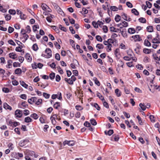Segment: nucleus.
<instances>
[{
	"label": "nucleus",
	"mask_w": 160,
	"mask_h": 160,
	"mask_svg": "<svg viewBox=\"0 0 160 160\" xmlns=\"http://www.w3.org/2000/svg\"><path fill=\"white\" fill-rule=\"evenodd\" d=\"M68 19L69 22L72 24H74L75 23V21L73 18L71 17H68Z\"/></svg>",
	"instance_id": "nucleus-51"
},
{
	"label": "nucleus",
	"mask_w": 160,
	"mask_h": 160,
	"mask_svg": "<svg viewBox=\"0 0 160 160\" xmlns=\"http://www.w3.org/2000/svg\"><path fill=\"white\" fill-rule=\"evenodd\" d=\"M70 43L71 45L72 46V48L74 49H75V45L74 44V42L73 40L70 39Z\"/></svg>",
	"instance_id": "nucleus-50"
},
{
	"label": "nucleus",
	"mask_w": 160,
	"mask_h": 160,
	"mask_svg": "<svg viewBox=\"0 0 160 160\" xmlns=\"http://www.w3.org/2000/svg\"><path fill=\"white\" fill-rule=\"evenodd\" d=\"M55 58L56 59H57V60L58 61L60 60V58L59 54L58 53H56L55 54Z\"/></svg>",
	"instance_id": "nucleus-58"
},
{
	"label": "nucleus",
	"mask_w": 160,
	"mask_h": 160,
	"mask_svg": "<svg viewBox=\"0 0 160 160\" xmlns=\"http://www.w3.org/2000/svg\"><path fill=\"white\" fill-rule=\"evenodd\" d=\"M138 20L140 22L143 23H145L146 22V19L143 18H139L138 19Z\"/></svg>",
	"instance_id": "nucleus-33"
},
{
	"label": "nucleus",
	"mask_w": 160,
	"mask_h": 160,
	"mask_svg": "<svg viewBox=\"0 0 160 160\" xmlns=\"http://www.w3.org/2000/svg\"><path fill=\"white\" fill-rule=\"evenodd\" d=\"M132 12L134 14L136 15H139V12L138 11L135 9L133 8L132 10Z\"/></svg>",
	"instance_id": "nucleus-29"
},
{
	"label": "nucleus",
	"mask_w": 160,
	"mask_h": 160,
	"mask_svg": "<svg viewBox=\"0 0 160 160\" xmlns=\"http://www.w3.org/2000/svg\"><path fill=\"white\" fill-rule=\"evenodd\" d=\"M42 100V99H37V100H36L35 104L37 105H39L41 103Z\"/></svg>",
	"instance_id": "nucleus-39"
},
{
	"label": "nucleus",
	"mask_w": 160,
	"mask_h": 160,
	"mask_svg": "<svg viewBox=\"0 0 160 160\" xmlns=\"http://www.w3.org/2000/svg\"><path fill=\"white\" fill-rule=\"evenodd\" d=\"M110 9L112 11H117L118 10V8L115 6H111Z\"/></svg>",
	"instance_id": "nucleus-45"
},
{
	"label": "nucleus",
	"mask_w": 160,
	"mask_h": 160,
	"mask_svg": "<svg viewBox=\"0 0 160 160\" xmlns=\"http://www.w3.org/2000/svg\"><path fill=\"white\" fill-rule=\"evenodd\" d=\"M107 46L106 47L107 51L108 52H109L111 50V48L112 47V45L111 44H107Z\"/></svg>",
	"instance_id": "nucleus-14"
},
{
	"label": "nucleus",
	"mask_w": 160,
	"mask_h": 160,
	"mask_svg": "<svg viewBox=\"0 0 160 160\" xmlns=\"http://www.w3.org/2000/svg\"><path fill=\"white\" fill-rule=\"evenodd\" d=\"M8 43L13 46H15L16 44L15 42L11 39L9 40L8 41Z\"/></svg>",
	"instance_id": "nucleus-56"
},
{
	"label": "nucleus",
	"mask_w": 160,
	"mask_h": 160,
	"mask_svg": "<svg viewBox=\"0 0 160 160\" xmlns=\"http://www.w3.org/2000/svg\"><path fill=\"white\" fill-rule=\"evenodd\" d=\"M59 28L61 30L64 31H66V28L63 27L62 25H60L59 26Z\"/></svg>",
	"instance_id": "nucleus-61"
},
{
	"label": "nucleus",
	"mask_w": 160,
	"mask_h": 160,
	"mask_svg": "<svg viewBox=\"0 0 160 160\" xmlns=\"http://www.w3.org/2000/svg\"><path fill=\"white\" fill-rule=\"evenodd\" d=\"M103 102V104L104 106L106 108H109V106L108 105V103L104 99L102 101Z\"/></svg>",
	"instance_id": "nucleus-41"
},
{
	"label": "nucleus",
	"mask_w": 160,
	"mask_h": 160,
	"mask_svg": "<svg viewBox=\"0 0 160 160\" xmlns=\"http://www.w3.org/2000/svg\"><path fill=\"white\" fill-rule=\"evenodd\" d=\"M13 31H14V28H12L11 27H9L8 28V32L9 33H11Z\"/></svg>",
	"instance_id": "nucleus-53"
},
{
	"label": "nucleus",
	"mask_w": 160,
	"mask_h": 160,
	"mask_svg": "<svg viewBox=\"0 0 160 160\" xmlns=\"http://www.w3.org/2000/svg\"><path fill=\"white\" fill-rule=\"evenodd\" d=\"M51 117L52 118H53L54 119H55V120L56 119H58L59 120H60V118H58L56 114H54L52 116H51Z\"/></svg>",
	"instance_id": "nucleus-57"
},
{
	"label": "nucleus",
	"mask_w": 160,
	"mask_h": 160,
	"mask_svg": "<svg viewBox=\"0 0 160 160\" xmlns=\"http://www.w3.org/2000/svg\"><path fill=\"white\" fill-rule=\"evenodd\" d=\"M90 122L91 124L95 126L97 124L96 120L94 119H91L90 120Z\"/></svg>",
	"instance_id": "nucleus-40"
},
{
	"label": "nucleus",
	"mask_w": 160,
	"mask_h": 160,
	"mask_svg": "<svg viewBox=\"0 0 160 160\" xmlns=\"http://www.w3.org/2000/svg\"><path fill=\"white\" fill-rule=\"evenodd\" d=\"M121 18L120 16L118 15H117L115 17V20L117 22H119L121 20Z\"/></svg>",
	"instance_id": "nucleus-26"
},
{
	"label": "nucleus",
	"mask_w": 160,
	"mask_h": 160,
	"mask_svg": "<svg viewBox=\"0 0 160 160\" xmlns=\"http://www.w3.org/2000/svg\"><path fill=\"white\" fill-rule=\"evenodd\" d=\"M121 16L122 18L126 20L127 19V15L125 14V13H122Z\"/></svg>",
	"instance_id": "nucleus-52"
},
{
	"label": "nucleus",
	"mask_w": 160,
	"mask_h": 160,
	"mask_svg": "<svg viewBox=\"0 0 160 160\" xmlns=\"http://www.w3.org/2000/svg\"><path fill=\"white\" fill-rule=\"evenodd\" d=\"M158 35H157V36L152 40V42L154 43H159L160 42L158 40Z\"/></svg>",
	"instance_id": "nucleus-11"
},
{
	"label": "nucleus",
	"mask_w": 160,
	"mask_h": 160,
	"mask_svg": "<svg viewBox=\"0 0 160 160\" xmlns=\"http://www.w3.org/2000/svg\"><path fill=\"white\" fill-rule=\"evenodd\" d=\"M30 117L31 118H33L35 119H37L38 118V115L35 113H34L32 114H31L30 116Z\"/></svg>",
	"instance_id": "nucleus-28"
},
{
	"label": "nucleus",
	"mask_w": 160,
	"mask_h": 160,
	"mask_svg": "<svg viewBox=\"0 0 160 160\" xmlns=\"http://www.w3.org/2000/svg\"><path fill=\"white\" fill-rule=\"evenodd\" d=\"M139 106L141 108L142 110L144 111L146 109V106L143 104L141 103H140L139 105Z\"/></svg>",
	"instance_id": "nucleus-38"
},
{
	"label": "nucleus",
	"mask_w": 160,
	"mask_h": 160,
	"mask_svg": "<svg viewBox=\"0 0 160 160\" xmlns=\"http://www.w3.org/2000/svg\"><path fill=\"white\" fill-rule=\"evenodd\" d=\"M111 31L114 32H118L119 31V29L118 28H116L114 27H111L110 28Z\"/></svg>",
	"instance_id": "nucleus-12"
},
{
	"label": "nucleus",
	"mask_w": 160,
	"mask_h": 160,
	"mask_svg": "<svg viewBox=\"0 0 160 160\" xmlns=\"http://www.w3.org/2000/svg\"><path fill=\"white\" fill-rule=\"evenodd\" d=\"M149 118L152 122H155L154 117L153 115H150L149 116Z\"/></svg>",
	"instance_id": "nucleus-54"
},
{
	"label": "nucleus",
	"mask_w": 160,
	"mask_h": 160,
	"mask_svg": "<svg viewBox=\"0 0 160 160\" xmlns=\"http://www.w3.org/2000/svg\"><path fill=\"white\" fill-rule=\"evenodd\" d=\"M147 29L148 32H152L153 31V28L152 26H148L147 28Z\"/></svg>",
	"instance_id": "nucleus-22"
},
{
	"label": "nucleus",
	"mask_w": 160,
	"mask_h": 160,
	"mask_svg": "<svg viewBox=\"0 0 160 160\" xmlns=\"http://www.w3.org/2000/svg\"><path fill=\"white\" fill-rule=\"evenodd\" d=\"M22 48L23 46H22V47H17L16 48L15 50L18 52H22L23 51V50L22 49Z\"/></svg>",
	"instance_id": "nucleus-37"
},
{
	"label": "nucleus",
	"mask_w": 160,
	"mask_h": 160,
	"mask_svg": "<svg viewBox=\"0 0 160 160\" xmlns=\"http://www.w3.org/2000/svg\"><path fill=\"white\" fill-rule=\"evenodd\" d=\"M104 132L106 135H108L109 136H110L113 134V130L111 129L109 130L108 132H107V131H105Z\"/></svg>",
	"instance_id": "nucleus-15"
},
{
	"label": "nucleus",
	"mask_w": 160,
	"mask_h": 160,
	"mask_svg": "<svg viewBox=\"0 0 160 160\" xmlns=\"http://www.w3.org/2000/svg\"><path fill=\"white\" fill-rule=\"evenodd\" d=\"M82 14H86L88 13V10L85 8L82 9V12H81Z\"/></svg>",
	"instance_id": "nucleus-55"
},
{
	"label": "nucleus",
	"mask_w": 160,
	"mask_h": 160,
	"mask_svg": "<svg viewBox=\"0 0 160 160\" xmlns=\"http://www.w3.org/2000/svg\"><path fill=\"white\" fill-rule=\"evenodd\" d=\"M93 80L94 81L95 83L98 86H99L100 85V83L97 78L96 77L93 78Z\"/></svg>",
	"instance_id": "nucleus-20"
},
{
	"label": "nucleus",
	"mask_w": 160,
	"mask_h": 160,
	"mask_svg": "<svg viewBox=\"0 0 160 160\" xmlns=\"http://www.w3.org/2000/svg\"><path fill=\"white\" fill-rule=\"evenodd\" d=\"M128 32L131 34H132L135 32V30L133 28H130L128 30Z\"/></svg>",
	"instance_id": "nucleus-16"
},
{
	"label": "nucleus",
	"mask_w": 160,
	"mask_h": 160,
	"mask_svg": "<svg viewBox=\"0 0 160 160\" xmlns=\"http://www.w3.org/2000/svg\"><path fill=\"white\" fill-rule=\"evenodd\" d=\"M32 49L35 51H37L38 49V47L37 44L35 43L33 45L32 47Z\"/></svg>",
	"instance_id": "nucleus-32"
},
{
	"label": "nucleus",
	"mask_w": 160,
	"mask_h": 160,
	"mask_svg": "<svg viewBox=\"0 0 160 160\" xmlns=\"http://www.w3.org/2000/svg\"><path fill=\"white\" fill-rule=\"evenodd\" d=\"M42 8L43 10L47 11L49 12H50L51 11V9L46 4L42 3Z\"/></svg>",
	"instance_id": "nucleus-2"
},
{
	"label": "nucleus",
	"mask_w": 160,
	"mask_h": 160,
	"mask_svg": "<svg viewBox=\"0 0 160 160\" xmlns=\"http://www.w3.org/2000/svg\"><path fill=\"white\" fill-rule=\"evenodd\" d=\"M32 119L29 117H27L25 118L24 121L25 122L28 123L32 122Z\"/></svg>",
	"instance_id": "nucleus-19"
},
{
	"label": "nucleus",
	"mask_w": 160,
	"mask_h": 160,
	"mask_svg": "<svg viewBox=\"0 0 160 160\" xmlns=\"http://www.w3.org/2000/svg\"><path fill=\"white\" fill-rule=\"evenodd\" d=\"M96 47L99 49H102L103 48L104 46L102 44H98L96 46Z\"/></svg>",
	"instance_id": "nucleus-35"
},
{
	"label": "nucleus",
	"mask_w": 160,
	"mask_h": 160,
	"mask_svg": "<svg viewBox=\"0 0 160 160\" xmlns=\"http://www.w3.org/2000/svg\"><path fill=\"white\" fill-rule=\"evenodd\" d=\"M114 42V40L112 39H108L107 41H103V44L105 45H107V44H111L113 43Z\"/></svg>",
	"instance_id": "nucleus-7"
},
{
	"label": "nucleus",
	"mask_w": 160,
	"mask_h": 160,
	"mask_svg": "<svg viewBox=\"0 0 160 160\" xmlns=\"http://www.w3.org/2000/svg\"><path fill=\"white\" fill-rule=\"evenodd\" d=\"M22 71L20 68H18L16 69L15 71V73L16 74H19L22 73Z\"/></svg>",
	"instance_id": "nucleus-25"
},
{
	"label": "nucleus",
	"mask_w": 160,
	"mask_h": 160,
	"mask_svg": "<svg viewBox=\"0 0 160 160\" xmlns=\"http://www.w3.org/2000/svg\"><path fill=\"white\" fill-rule=\"evenodd\" d=\"M115 92L117 96L119 97L121 96V92L118 89H116L115 90Z\"/></svg>",
	"instance_id": "nucleus-36"
},
{
	"label": "nucleus",
	"mask_w": 160,
	"mask_h": 160,
	"mask_svg": "<svg viewBox=\"0 0 160 160\" xmlns=\"http://www.w3.org/2000/svg\"><path fill=\"white\" fill-rule=\"evenodd\" d=\"M28 142V139H25L21 141L19 143V145L21 147H23L27 144Z\"/></svg>",
	"instance_id": "nucleus-4"
},
{
	"label": "nucleus",
	"mask_w": 160,
	"mask_h": 160,
	"mask_svg": "<svg viewBox=\"0 0 160 160\" xmlns=\"http://www.w3.org/2000/svg\"><path fill=\"white\" fill-rule=\"evenodd\" d=\"M9 12L11 14L15 15L16 13V12L14 10L10 9L9 11Z\"/></svg>",
	"instance_id": "nucleus-46"
},
{
	"label": "nucleus",
	"mask_w": 160,
	"mask_h": 160,
	"mask_svg": "<svg viewBox=\"0 0 160 160\" xmlns=\"http://www.w3.org/2000/svg\"><path fill=\"white\" fill-rule=\"evenodd\" d=\"M96 38L97 41H99L100 42H102V39L101 37H100L99 35H97L96 37Z\"/></svg>",
	"instance_id": "nucleus-47"
},
{
	"label": "nucleus",
	"mask_w": 160,
	"mask_h": 160,
	"mask_svg": "<svg viewBox=\"0 0 160 160\" xmlns=\"http://www.w3.org/2000/svg\"><path fill=\"white\" fill-rule=\"evenodd\" d=\"M2 91L5 93H8L9 92V90L8 88H2Z\"/></svg>",
	"instance_id": "nucleus-63"
},
{
	"label": "nucleus",
	"mask_w": 160,
	"mask_h": 160,
	"mask_svg": "<svg viewBox=\"0 0 160 160\" xmlns=\"http://www.w3.org/2000/svg\"><path fill=\"white\" fill-rule=\"evenodd\" d=\"M20 83L22 87H24L26 88H27L28 87V85L26 84V83L23 81H20Z\"/></svg>",
	"instance_id": "nucleus-13"
},
{
	"label": "nucleus",
	"mask_w": 160,
	"mask_h": 160,
	"mask_svg": "<svg viewBox=\"0 0 160 160\" xmlns=\"http://www.w3.org/2000/svg\"><path fill=\"white\" fill-rule=\"evenodd\" d=\"M146 4L147 6V7L149 8H150L152 7V4L149 2V1H146Z\"/></svg>",
	"instance_id": "nucleus-49"
},
{
	"label": "nucleus",
	"mask_w": 160,
	"mask_h": 160,
	"mask_svg": "<svg viewBox=\"0 0 160 160\" xmlns=\"http://www.w3.org/2000/svg\"><path fill=\"white\" fill-rule=\"evenodd\" d=\"M16 54L13 52L10 53L9 54V57L13 59H15L17 58Z\"/></svg>",
	"instance_id": "nucleus-10"
},
{
	"label": "nucleus",
	"mask_w": 160,
	"mask_h": 160,
	"mask_svg": "<svg viewBox=\"0 0 160 160\" xmlns=\"http://www.w3.org/2000/svg\"><path fill=\"white\" fill-rule=\"evenodd\" d=\"M122 26L124 27H127L128 26V23L125 21L122 22Z\"/></svg>",
	"instance_id": "nucleus-42"
},
{
	"label": "nucleus",
	"mask_w": 160,
	"mask_h": 160,
	"mask_svg": "<svg viewBox=\"0 0 160 160\" xmlns=\"http://www.w3.org/2000/svg\"><path fill=\"white\" fill-rule=\"evenodd\" d=\"M102 29L105 33H106L108 31L107 27L106 26H104L103 27Z\"/></svg>",
	"instance_id": "nucleus-62"
},
{
	"label": "nucleus",
	"mask_w": 160,
	"mask_h": 160,
	"mask_svg": "<svg viewBox=\"0 0 160 160\" xmlns=\"http://www.w3.org/2000/svg\"><path fill=\"white\" fill-rule=\"evenodd\" d=\"M29 154L32 156H34L35 157L37 158V155L35 153V152L32 151H29L28 152Z\"/></svg>",
	"instance_id": "nucleus-27"
},
{
	"label": "nucleus",
	"mask_w": 160,
	"mask_h": 160,
	"mask_svg": "<svg viewBox=\"0 0 160 160\" xmlns=\"http://www.w3.org/2000/svg\"><path fill=\"white\" fill-rule=\"evenodd\" d=\"M97 96L102 101H103L104 100L103 97L102 95L100 93L98 92L97 94Z\"/></svg>",
	"instance_id": "nucleus-30"
},
{
	"label": "nucleus",
	"mask_w": 160,
	"mask_h": 160,
	"mask_svg": "<svg viewBox=\"0 0 160 160\" xmlns=\"http://www.w3.org/2000/svg\"><path fill=\"white\" fill-rule=\"evenodd\" d=\"M8 65H7L6 67L7 68H10V66H12V61L11 60H9L8 61Z\"/></svg>",
	"instance_id": "nucleus-23"
},
{
	"label": "nucleus",
	"mask_w": 160,
	"mask_h": 160,
	"mask_svg": "<svg viewBox=\"0 0 160 160\" xmlns=\"http://www.w3.org/2000/svg\"><path fill=\"white\" fill-rule=\"evenodd\" d=\"M151 51L150 49L148 48H144L143 50V52L145 54H149L150 53Z\"/></svg>",
	"instance_id": "nucleus-18"
},
{
	"label": "nucleus",
	"mask_w": 160,
	"mask_h": 160,
	"mask_svg": "<svg viewBox=\"0 0 160 160\" xmlns=\"http://www.w3.org/2000/svg\"><path fill=\"white\" fill-rule=\"evenodd\" d=\"M3 107L6 109H8L10 110H11L12 109V107L6 103H5L3 104Z\"/></svg>",
	"instance_id": "nucleus-9"
},
{
	"label": "nucleus",
	"mask_w": 160,
	"mask_h": 160,
	"mask_svg": "<svg viewBox=\"0 0 160 160\" xmlns=\"http://www.w3.org/2000/svg\"><path fill=\"white\" fill-rule=\"evenodd\" d=\"M55 77V74L53 72L51 73L49 75V78L52 80L54 79Z\"/></svg>",
	"instance_id": "nucleus-43"
},
{
	"label": "nucleus",
	"mask_w": 160,
	"mask_h": 160,
	"mask_svg": "<svg viewBox=\"0 0 160 160\" xmlns=\"http://www.w3.org/2000/svg\"><path fill=\"white\" fill-rule=\"evenodd\" d=\"M53 16V15H50V16H48L46 18L47 20L49 22H51Z\"/></svg>",
	"instance_id": "nucleus-24"
},
{
	"label": "nucleus",
	"mask_w": 160,
	"mask_h": 160,
	"mask_svg": "<svg viewBox=\"0 0 160 160\" xmlns=\"http://www.w3.org/2000/svg\"><path fill=\"white\" fill-rule=\"evenodd\" d=\"M132 38L135 42L137 41H141L140 38L139 36L138 35L133 36L132 37Z\"/></svg>",
	"instance_id": "nucleus-5"
},
{
	"label": "nucleus",
	"mask_w": 160,
	"mask_h": 160,
	"mask_svg": "<svg viewBox=\"0 0 160 160\" xmlns=\"http://www.w3.org/2000/svg\"><path fill=\"white\" fill-rule=\"evenodd\" d=\"M75 142L74 141H68L65 140L63 142V144L65 146L66 144L70 146H73L75 143Z\"/></svg>",
	"instance_id": "nucleus-1"
},
{
	"label": "nucleus",
	"mask_w": 160,
	"mask_h": 160,
	"mask_svg": "<svg viewBox=\"0 0 160 160\" xmlns=\"http://www.w3.org/2000/svg\"><path fill=\"white\" fill-rule=\"evenodd\" d=\"M15 114L16 117L21 118L22 115V112L19 110H17L15 112Z\"/></svg>",
	"instance_id": "nucleus-3"
},
{
	"label": "nucleus",
	"mask_w": 160,
	"mask_h": 160,
	"mask_svg": "<svg viewBox=\"0 0 160 160\" xmlns=\"http://www.w3.org/2000/svg\"><path fill=\"white\" fill-rule=\"evenodd\" d=\"M25 58L28 60L29 61H30L32 60V58L31 57L29 54L27 53L25 56Z\"/></svg>",
	"instance_id": "nucleus-21"
},
{
	"label": "nucleus",
	"mask_w": 160,
	"mask_h": 160,
	"mask_svg": "<svg viewBox=\"0 0 160 160\" xmlns=\"http://www.w3.org/2000/svg\"><path fill=\"white\" fill-rule=\"evenodd\" d=\"M17 13L18 14H20V17L21 19H25V18H24V17H22V12L20 11L19 10L17 9Z\"/></svg>",
	"instance_id": "nucleus-31"
},
{
	"label": "nucleus",
	"mask_w": 160,
	"mask_h": 160,
	"mask_svg": "<svg viewBox=\"0 0 160 160\" xmlns=\"http://www.w3.org/2000/svg\"><path fill=\"white\" fill-rule=\"evenodd\" d=\"M94 106L98 110H100V108L97 103H95L94 104Z\"/></svg>",
	"instance_id": "nucleus-59"
},
{
	"label": "nucleus",
	"mask_w": 160,
	"mask_h": 160,
	"mask_svg": "<svg viewBox=\"0 0 160 160\" xmlns=\"http://www.w3.org/2000/svg\"><path fill=\"white\" fill-rule=\"evenodd\" d=\"M22 37L24 39L22 40V42H25L28 38L29 37V36L28 35L26 34L25 32L22 33Z\"/></svg>",
	"instance_id": "nucleus-8"
},
{
	"label": "nucleus",
	"mask_w": 160,
	"mask_h": 160,
	"mask_svg": "<svg viewBox=\"0 0 160 160\" xmlns=\"http://www.w3.org/2000/svg\"><path fill=\"white\" fill-rule=\"evenodd\" d=\"M45 52L46 53V56L47 58H49L52 56V51L49 48H47L45 50Z\"/></svg>",
	"instance_id": "nucleus-6"
},
{
	"label": "nucleus",
	"mask_w": 160,
	"mask_h": 160,
	"mask_svg": "<svg viewBox=\"0 0 160 160\" xmlns=\"http://www.w3.org/2000/svg\"><path fill=\"white\" fill-rule=\"evenodd\" d=\"M43 96L46 98H48L50 97V95L47 93L43 92Z\"/></svg>",
	"instance_id": "nucleus-60"
},
{
	"label": "nucleus",
	"mask_w": 160,
	"mask_h": 160,
	"mask_svg": "<svg viewBox=\"0 0 160 160\" xmlns=\"http://www.w3.org/2000/svg\"><path fill=\"white\" fill-rule=\"evenodd\" d=\"M31 31L30 28L29 26H27L26 27V32L27 33H30Z\"/></svg>",
	"instance_id": "nucleus-44"
},
{
	"label": "nucleus",
	"mask_w": 160,
	"mask_h": 160,
	"mask_svg": "<svg viewBox=\"0 0 160 160\" xmlns=\"http://www.w3.org/2000/svg\"><path fill=\"white\" fill-rule=\"evenodd\" d=\"M60 106V102H56L53 105V107L56 109H57Z\"/></svg>",
	"instance_id": "nucleus-34"
},
{
	"label": "nucleus",
	"mask_w": 160,
	"mask_h": 160,
	"mask_svg": "<svg viewBox=\"0 0 160 160\" xmlns=\"http://www.w3.org/2000/svg\"><path fill=\"white\" fill-rule=\"evenodd\" d=\"M12 83L13 85L17 86L18 84V82L15 80L12 81Z\"/></svg>",
	"instance_id": "nucleus-64"
},
{
	"label": "nucleus",
	"mask_w": 160,
	"mask_h": 160,
	"mask_svg": "<svg viewBox=\"0 0 160 160\" xmlns=\"http://www.w3.org/2000/svg\"><path fill=\"white\" fill-rule=\"evenodd\" d=\"M144 45L147 47H150L151 45L150 42L147 40H145L144 42Z\"/></svg>",
	"instance_id": "nucleus-17"
},
{
	"label": "nucleus",
	"mask_w": 160,
	"mask_h": 160,
	"mask_svg": "<svg viewBox=\"0 0 160 160\" xmlns=\"http://www.w3.org/2000/svg\"><path fill=\"white\" fill-rule=\"evenodd\" d=\"M92 25L93 26V27L95 28H98V22H96L93 21L92 22Z\"/></svg>",
	"instance_id": "nucleus-48"
}]
</instances>
